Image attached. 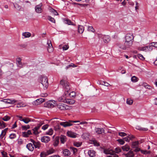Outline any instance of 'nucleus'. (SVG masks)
Returning a JSON list of instances; mask_svg holds the SVG:
<instances>
[{"instance_id": "nucleus-30", "label": "nucleus", "mask_w": 157, "mask_h": 157, "mask_svg": "<svg viewBox=\"0 0 157 157\" xmlns=\"http://www.w3.org/2000/svg\"><path fill=\"white\" fill-rule=\"evenodd\" d=\"M32 134L30 130H29L27 132H22V135L25 137H27L29 135Z\"/></svg>"}, {"instance_id": "nucleus-36", "label": "nucleus", "mask_w": 157, "mask_h": 157, "mask_svg": "<svg viewBox=\"0 0 157 157\" xmlns=\"http://www.w3.org/2000/svg\"><path fill=\"white\" fill-rule=\"evenodd\" d=\"M22 35L25 38L29 37L31 36V34L29 32H25L22 33Z\"/></svg>"}, {"instance_id": "nucleus-13", "label": "nucleus", "mask_w": 157, "mask_h": 157, "mask_svg": "<svg viewBox=\"0 0 157 157\" xmlns=\"http://www.w3.org/2000/svg\"><path fill=\"white\" fill-rule=\"evenodd\" d=\"M95 132L98 134H102L104 132L105 130L102 128H96L95 129Z\"/></svg>"}, {"instance_id": "nucleus-58", "label": "nucleus", "mask_w": 157, "mask_h": 157, "mask_svg": "<svg viewBox=\"0 0 157 157\" xmlns=\"http://www.w3.org/2000/svg\"><path fill=\"white\" fill-rule=\"evenodd\" d=\"M25 105L22 102L19 103L17 104V107H21L24 106Z\"/></svg>"}, {"instance_id": "nucleus-44", "label": "nucleus", "mask_w": 157, "mask_h": 157, "mask_svg": "<svg viewBox=\"0 0 157 157\" xmlns=\"http://www.w3.org/2000/svg\"><path fill=\"white\" fill-rule=\"evenodd\" d=\"M40 155V157H46L48 155L47 152L43 151L41 153Z\"/></svg>"}, {"instance_id": "nucleus-19", "label": "nucleus", "mask_w": 157, "mask_h": 157, "mask_svg": "<svg viewBox=\"0 0 157 157\" xmlns=\"http://www.w3.org/2000/svg\"><path fill=\"white\" fill-rule=\"evenodd\" d=\"M26 147L29 149V150L31 151H32L33 150L34 147L33 144L32 143H30L26 145Z\"/></svg>"}, {"instance_id": "nucleus-17", "label": "nucleus", "mask_w": 157, "mask_h": 157, "mask_svg": "<svg viewBox=\"0 0 157 157\" xmlns=\"http://www.w3.org/2000/svg\"><path fill=\"white\" fill-rule=\"evenodd\" d=\"M68 136L72 138H75L76 137V133L71 131H68L67 132Z\"/></svg>"}, {"instance_id": "nucleus-20", "label": "nucleus", "mask_w": 157, "mask_h": 157, "mask_svg": "<svg viewBox=\"0 0 157 157\" xmlns=\"http://www.w3.org/2000/svg\"><path fill=\"white\" fill-rule=\"evenodd\" d=\"M121 148L123 151H128L130 149V147L128 144H126L122 146Z\"/></svg>"}, {"instance_id": "nucleus-3", "label": "nucleus", "mask_w": 157, "mask_h": 157, "mask_svg": "<svg viewBox=\"0 0 157 157\" xmlns=\"http://www.w3.org/2000/svg\"><path fill=\"white\" fill-rule=\"evenodd\" d=\"M56 105V103L55 101L54 100H49L45 102L44 106V107L48 108H53Z\"/></svg>"}, {"instance_id": "nucleus-57", "label": "nucleus", "mask_w": 157, "mask_h": 157, "mask_svg": "<svg viewBox=\"0 0 157 157\" xmlns=\"http://www.w3.org/2000/svg\"><path fill=\"white\" fill-rule=\"evenodd\" d=\"M6 123L4 122L3 121H2L1 122V124H0V126L2 128H3L6 127L5 125Z\"/></svg>"}, {"instance_id": "nucleus-14", "label": "nucleus", "mask_w": 157, "mask_h": 157, "mask_svg": "<svg viewBox=\"0 0 157 157\" xmlns=\"http://www.w3.org/2000/svg\"><path fill=\"white\" fill-rule=\"evenodd\" d=\"M45 101L44 98H39L34 101L33 104L35 105H38Z\"/></svg>"}, {"instance_id": "nucleus-61", "label": "nucleus", "mask_w": 157, "mask_h": 157, "mask_svg": "<svg viewBox=\"0 0 157 157\" xmlns=\"http://www.w3.org/2000/svg\"><path fill=\"white\" fill-rule=\"evenodd\" d=\"M118 135L121 136H126L127 134L124 132H119L118 133Z\"/></svg>"}, {"instance_id": "nucleus-43", "label": "nucleus", "mask_w": 157, "mask_h": 157, "mask_svg": "<svg viewBox=\"0 0 157 157\" xmlns=\"http://www.w3.org/2000/svg\"><path fill=\"white\" fill-rule=\"evenodd\" d=\"M150 45L151 46L155 48H157V42H152L150 43Z\"/></svg>"}, {"instance_id": "nucleus-40", "label": "nucleus", "mask_w": 157, "mask_h": 157, "mask_svg": "<svg viewBox=\"0 0 157 157\" xmlns=\"http://www.w3.org/2000/svg\"><path fill=\"white\" fill-rule=\"evenodd\" d=\"M100 84L104 85L107 86H109L110 85V84L108 83L107 82L104 81H101Z\"/></svg>"}, {"instance_id": "nucleus-37", "label": "nucleus", "mask_w": 157, "mask_h": 157, "mask_svg": "<svg viewBox=\"0 0 157 157\" xmlns=\"http://www.w3.org/2000/svg\"><path fill=\"white\" fill-rule=\"evenodd\" d=\"M20 121H23L26 124H28L30 121V119L28 118H25L22 119H20Z\"/></svg>"}, {"instance_id": "nucleus-47", "label": "nucleus", "mask_w": 157, "mask_h": 157, "mask_svg": "<svg viewBox=\"0 0 157 157\" xmlns=\"http://www.w3.org/2000/svg\"><path fill=\"white\" fill-rule=\"evenodd\" d=\"M46 134L52 135L53 133V130L52 128H50L48 131L46 132Z\"/></svg>"}, {"instance_id": "nucleus-1", "label": "nucleus", "mask_w": 157, "mask_h": 157, "mask_svg": "<svg viewBox=\"0 0 157 157\" xmlns=\"http://www.w3.org/2000/svg\"><path fill=\"white\" fill-rule=\"evenodd\" d=\"M39 81L44 86V89H46L48 86V83L47 77L44 75H40Z\"/></svg>"}, {"instance_id": "nucleus-62", "label": "nucleus", "mask_w": 157, "mask_h": 157, "mask_svg": "<svg viewBox=\"0 0 157 157\" xmlns=\"http://www.w3.org/2000/svg\"><path fill=\"white\" fill-rule=\"evenodd\" d=\"M63 50H66L69 48V46L67 45H64L62 47Z\"/></svg>"}, {"instance_id": "nucleus-11", "label": "nucleus", "mask_w": 157, "mask_h": 157, "mask_svg": "<svg viewBox=\"0 0 157 157\" xmlns=\"http://www.w3.org/2000/svg\"><path fill=\"white\" fill-rule=\"evenodd\" d=\"M66 92H65L64 94L63 95L58 98V100L59 101L65 103V101H66L67 99L66 98L67 97V94Z\"/></svg>"}, {"instance_id": "nucleus-64", "label": "nucleus", "mask_w": 157, "mask_h": 157, "mask_svg": "<svg viewBox=\"0 0 157 157\" xmlns=\"http://www.w3.org/2000/svg\"><path fill=\"white\" fill-rule=\"evenodd\" d=\"M70 149H71L73 151V153L75 154V153H76L77 151V149L73 147H71Z\"/></svg>"}, {"instance_id": "nucleus-31", "label": "nucleus", "mask_w": 157, "mask_h": 157, "mask_svg": "<svg viewBox=\"0 0 157 157\" xmlns=\"http://www.w3.org/2000/svg\"><path fill=\"white\" fill-rule=\"evenodd\" d=\"M84 30V27L82 25H79L78 27V32L80 33H83Z\"/></svg>"}, {"instance_id": "nucleus-21", "label": "nucleus", "mask_w": 157, "mask_h": 157, "mask_svg": "<svg viewBox=\"0 0 157 157\" xmlns=\"http://www.w3.org/2000/svg\"><path fill=\"white\" fill-rule=\"evenodd\" d=\"M144 51L145 52H151L153 50L152 47L150 45V44L149 45L144 47Z\"/></svg>"}, {"instance_id": "nucleus-42", "label": "nucleus", "mask_w": 157, "mask_h": 157, "mask_svg": "<svg viewBox=\"0 0 157 157\" xmlns=\"http://www.w3.org/2000/svg\"><path fill=\"white\" fill-rule=\"evenodd\" d=\"M142 85L144 86L145 88L148 89H151V87L148 85L147 83H143L142 84Z\"/></svg>"}, {"instance_id": "nucleus-4", "label": "nucleus", "mask_w": 157, "mask_h": 157, "mask_svg": "<svg viewBox=\"0 0 157 157\" xmlns=\"http://www.w3.org/2000/svg\"><path fill=\"white\" fill-rule=\"evenodd\" d=\"M139 144V142L138 141L133 142L132 143L131 145V147L132 148L135 149L133 151L137 152L140 151V149L138 147Z\"/></svg>"}, {"instance_id": "nucleus-15", "label": "nucleus", "mask_w": 157, "mask_h": 157, "mask_svg": "<svg viewBox=\"0 0 157 157\" xmlns=\"http://www.w3.org/2000/svg\"><path fill=\"white\" fill-rule=\"evenodd\" d=\"M63 155L65 156H69L71 155V153L69 150L67 149H64L63 151Z\"/></svg>"}, {"instance_id": "nucleus-8", "label": "nucleus", "mask_w": 157, "mask_h": 157, "mask_svg": "<svg viewBox=\"0 0 157 157\" xmlns=\"http://www.w3.org/2000/svg\"><path fill=\"white\" fill-rule=\"evenodd\" d=\"M71 121L69 120L67 121L62 122L60 123V124L64 127H69L73 125Z\"/></svg>"}, {"instance_id": "nucleus-50", "label": "nucleus", "mask_w": 157, "mask_h": 157, "mask_svg": "<svg viewBox=\"0 0 157 157\" xmlns=\"http://www.w3.org/2000/svg\"><path fill=\"white\" fill-rule=\"evenodd\" d=\"M132 139L131 136H128V137H124L123 138V140L127 142H129L130 140Z\"/></svg>"}, {"instance_id": "nucleus-22", "label": "nucleus", "mask_w": 157, "mask_h": 157, "mask_svg": "<svg viewBox=\"0 0 157 157\" xmlns=\"http://www.w3.org/2000/svg\"><path fill=\"white\" fill-rule=\"evenodd\" d=\"M125 155L126 157H133L134 155V154L133 151L132 150H130L128 153L126 154Z\"/></svg>"}, {"instance_id": "nucleus-18", "label": "nucleus", "mask_w": 157, "mask_h": 157, "mask_svg": "<svg viewBox=\"0 0 157 157\" xmlns=\"http://www.w3.org/2000/svg\"><path fill=\"white\" fill-rule=\"evenodd\" d=\"M75 102V101L73 99L67 98L65 101V103L70 105H72L74 104Z\"/></svg>"}, {"instance_id": "nucleus-60", "label": "nucleus", "mask_w": 157, "mask_h": 157, "mask_svg": "<svg viewBox=\"0 0 157 157\" xmlns=\"http://www.w3.org/2000/svg\"><path fill=\"white\" fill-rule=\"evenodd\" d=\"M117 141L121 144L123 145L124 143V141L122 139H118L117 140Z\"/></svg>"}, {"instance_id": "nucleus-9", "label": "nucleus", "mask_w": 157, "mask_h": 157, "mask_svg": "<svg viewBox=\"0 0 157 157\" xmlns=\"http://www.w3.org/2000/svg\"><path fill=\"white\" fill-rule=\"evenodd\" d=\"M133 39V37L131 34H127L125 37V41L127 42H132V40Z\"/></svg>"}, {"instance_id": "nucleus-16", "label": "nucleus", "mask_w": 157, "mask_h": 157, "mask_svg": "<svg viewBox=\"0 0 157 157\" xmlns=\"http://www.w3.org/2000/svg\"><path fill=\"white\" fill-rule=\"evenodd\" d=\"M50 138L47 136H44L41 137V141L44 143H47L50 141Z\"/></svg>"}, {"instance_id": "nucleus-5", "label": "nucleus", "mask_w": 157, "mask_h": 157, "mask_svg": "<svg viewBox=\"0 0 157 157\" xmlns=\"http://www.w3.org/2000/svg\"><path fill=\"white\" fill-rule=\"evenodd\" d=\"M58 109L60 110H65L68 109V106L66 104L62 103H59L58 104L56 105Z\"/></svg>"}, {"instance_id": "nucleus-54", "label": "nucleus", "mask_w": 157, "mask_h": 157, "mask_svg": "<svg viewBox=\"0 0 157 157\" xmlns=\"http://www.w3.org/2000/svg\"><path fill=\"white\" fill-rule=\"evenodd\" d=\"M16 137V135L14 133L11 134L9 136V138L10 139H13L15 138Z\"/></svg>"}, {"instance_id": "nucleus-59", "label": "nucleus", "mask_w": 157, "mask_h": 157, "mask_svg": "<svg viewBox=\"0 0 157 157\" xmlns=\"http://www.w3.org/2000/svg\"><path fill=\"white\" fill-rule=\"evenodd\" d=\"M75 146L78 147L81 146V144L79 142H75L74 144Z\"/></svg>"}, {"instance_id": "nucleus-38", "label": "nucleus", "mask_w": 157, "mask_h": 157, "mask_svg": "<svg viewBox=\"0 0 157 157\" xmlns=\"http://www.w3.org/2000/svg\"><path fill=\"white\" fill-rule=\"evenodd\" d=\"M59 138L58 137H56L54 143V145L55 146H57L59 142Z\"/></svg>"}, {"instance_id": "nucleus-39", "label": "nucleus", "mask_w": 157, "mask_h": 157, "mask_svg": "<svg viewBox=\"0 0 157 157\" xmlns=\"http://www.w3.org/2000/svg\"><path fill=\"white\" fill-rule=\"evenodd\" d=\"M48 19L49 21H50L51 22H52L53 23H56L55 20L54 19V18L52 17L51 16H48Z\"/></svg>"}, {"instance_id": "nucleus-52", "label": "nucleus", "mask_w": 157, "mask_h": 157, "mask_svg": "<svg viewBox=\"0 0 157 157\" xmlns=\"http://www.w3.org/2000/svg\"><path fill=\"white\" fill-rule=\"evenodd\" d=\"M133 101L130 99L128 98L126 102L127 104L131 105H132L133 103Z\"/></svg>"}, {"instance_id": "nucleus-49", "label": "nucleus", "mask_w": 157, "mask_h": 157, "mask_svg": "<svg viewBox=\"0 0 157 157\" xmlns=\"http://www.w3.org/2000/svg\"><path fill=\"white\" fill-rule=\"evenodd\" d=\"M21 128L23 130H26L28 129L29 128L30 126L29 125H27L26 126L22 125L21 126Z\"/></svg>"}, {"instance_id": "nucleus-35", "label": "nucleus", "mask_w": 157, "mask_h": 157, "mask_svg": "<svg viewBox=\"0 0 157 157\" xmlns=\"http://www.w3.org/2000/svg\"><path fill=\"white\" fill-rule=\"evenodd\" d=\"M68 92H69V91H68ZM66 94H67V97L69 95L71 97H74L75 95V92L74 91L71 92L70 93H69V92H66Z\"/></svg>"}, {"instance_id": "nucleus-53", "label": "nucleus", "mask_w": 157, "mask_h": 157, "mask_svg": "<svg viewBox=\"0 0 157 157\" xmlns=\"http://www.w3.org/2000/svg\"><path fill=\"white\" fill-rule=\"evenodd\" d=\"M10 117L6 116H4L2 118V119L5 121H7L9 120L10 119Z\"/></svg>"}, {"instance_id": "nucleus-6", "label": "nucleus", "mask_w": 157, "mask_h": 157, "mask_svg": "<svg viewBox=\"0 0 157 157\" xmlns=\"http://www.w3.org/2000/svg\"><path fill=\"white\" fill-rule=\"evenodd\" d=\"M104 152L106 154H110L111 155L108 156L107 157H118V155L115 153V152L112 150H104Z\"/></svg>"}, {"instance_id": "nucleus-56", "label": "nucleus", "mask_w": 157, "mask_h": 157, "mask_svg": "<svg viewBox=\"0 0 157 157\" xmlns=\"http://www.w3.org/2000/svg\"><path fill=\"white\" fill-rule=\"evenodd\" d=\"M88 30L89 31H90L93 32H94V30L93 27L91 26H88Z\"/></svg>"}, {"instance_id": "nucleus-28", "label": "nucleus", "mask_w": 157, "mask_h": 157, "mask_svg": "<svg viewBox=\"0 0 157 157\" xmlns=\"http://www.w3.org/2000/svg\"><path fill=\"white\" fill-rule=\"evenodd\" d=\"M88 154L90 157H93L95 155V152L94 150H90L88 151Z\"/></svg>"}, {"instance_id": "nucleus-23", "label": "nucleus", "mask_w": 157, "mask_h": 157, "mask_svg": "<svg viewBox=\"0 0 157 157\" xmlns=\"http://www.w3.org/2000/svg\"><path fill=\"white\" fill-rule=\"evenodd\" d=\"M124 44V46L125 47L126 49H127L132 46V42H127L125 41Z\"/></svg>"}, {"instance_id": "nucleus-29", "label": "nucleus", "mask_w": 157, "mask_h": 157, "mask_svg": "<svg viewBox=\"0 0 157 157\" xmlns=\"http://www.w3.org/2000/svg\"><path fill=\"white\" fill-rule=\"evenodd\" d=\"M17 64L18 67H22V64L21 62V59L20 58H18L17 59Z\"/></svg>"}, {"instance_id": "nucleus-27", "label": "nucleus", "mask_w": 157, "mask_h": 157, "mask_svg": "<svg viewBox=\"0 0 157 157\" xmlns=\"http://www.w3.org/2000/svg\"><path fill=\"white\" fill-rule=\"evenodd\" d=\"M60 139L61 143L62 144H64L67 140L66 136L63 135H61L60 136Z\"/></svg>"}, {"instance_id": "nucleus-32", "label": "nucleus", "mask_w": 157, "mask_h": 157, "mask_svg": "<svg viewBox=\"0 0 157 157\" xmlns=\"http://www.w3.org/2000/svg\"><path fill=\"white\" fill-rule=\"evenodd\" d=\"M136 128L137 130L142 131H146L148 130L147 128H142L140 126L138 125L136 126Z\"/></svg>"}, {"instance_id": "nucleus-33", "label": "nucleus", "mask_w": 157, "mask_h": 157, "mask_svg": "<svg viewBox=\"0 0 157 157\" xmlns=\"http://www.w3.org/2000/svg\"><path fill=\"white\" fill-rule=\"evenodd\" d=\"M117 45L119 48L123 50H126L125 47L124 46V43L123 44H122L120 43H117Z\"/></svg>"}, {"instance_id": "nucleus-63", "label": "nucleus", "mask_w": 157, "mask_h": 157, "mask_svg": "<svg viewBox=\"0 0 157 157\" xmlns=\"http://www.w3.org/2000/svg\"><path fill=\"white\" fill-rule=\"evenodd\" d=\"M138 58L142 60H144L145 59L143 55L141 54H138Z\"/></svg>"}, {"instance_id": "nucleus-45", "label": "nucleus", "mask_w": 157, "mask_h": 157, "mask_svg": "<svg viewBox=\"0 0 157 157\" xmlns=\"http://www.w3.org/2000/svg\"><path fill=\"white\" fill-rule=\"evenodd\" d=\"M54 152V150L52 148H51L47 151V153L48 154V155L52 154Z\"/></svg>"}, {"instance_id": "nucleus-41", "label": "nucleus", "mask_w": 157, "mask_h": 157, "mask_svg": "<svg viewBox=\"0 0 157 157\" xmlns=\"http://www.w3.org/2000/svg\"><path fill=\"white\" fill-rule=\"evenodd\" d=\"M14 7L18 10H21V7L18 4L15 3L14 4Z\"/></svg>"}, {"instance_id": "nucleus-10", "label": "nucleus", "mask_w": 157, "mask_h": 157, "mask_svg": "<svg viewBox=\"0 0 157 157\" xmlns=\"http://www.w3.org/2000/svg\"><path fill=\"white\" fill-rule=\"evenodd\" d=\"M42 4V3H40L38 5L36 6L35 7V10L36 12L37 13H40L42 12V9L41 8Z\"/></svg>"}, {"instance_id": "nucleus-55", "label": "nucleus", "mask_w": 157, "mask_h": 157, "mask_svg": "<svg viewBox=\"0 0 157 157\" xmlns=\"http://www.w3.org/2000/svg\"><path fill=\"white\" fill-rule=\"evenodd\" d=\"M115 151L116 153H118L121 151V149L119 147H117L115 149Z\"/></svg>"}, {"instance_id": "nucleus-2", "label": "nucleus", "mask_w": 157, "mask_h": 157, "mask_svg": "<svg viewBox=\"0 0 157 157\" xmlns=\"http://www.w3.org/2000/svg\"><path fill=\"white\" fill-rule=\"evenodd\" d=\"M60 84L64 87L65 92L68 93L70 89L69 83L65 79H62L60 82Z\"/></svg>"}, {"instance_id": "nucleus-26", "label": "nucleus", "mask_w": 157, "mask_h": 157, "mask_svg": "<svg viewBox=\"0 0 157 157\" xmlns=\"http://www.w3.org/2000/svg\"><path fill=\"white\" fill-rule=\"evenodd\" d=\"M17 100H15L13 99H6V103L9 104H13L14 103L17 102Z\"/></svg>"}, {"instance_id": "nucleus-25", "label": "nucleus", "mask_w": 157, "mask_h": 157, "mask_svg": "<svg viewBox=\"0 0 157 157\" xmlns=\"http://www.w3.org/2000/svg\"><path fill=\"white\" fill-rule=\"evenodd\" d=\"M40 128V127L38 126H37L36 127H35L33 129V132L34 134L37 135L39 134V133H40V132H38V130Z\"/></svg>"}, {"instance_id": "nucleus-48", "label": "nucleus", "mask_w": 157, "mask_h": 157, "mask_svg": "<svg viewBox=\"0 0 157 157\" xmlns=\"http://www.w3.org/2000/svg\"><path fill=\"white\" fill-rule=\"evenodd\" d=\"M131 80L132 82H136L138 81V78L135 76H133L131 78Z\"/></svg>"}, {"instance_id": "nucleus-24", "label": "nucleus", "mask_w": 157, "mask_h": 157, "mask_svg": "<svg viewBox=\"0 0 157 157\" xmlns=\"http://www.w3.org/2000/svg\"><path fill=\"white\" fill-rule=\"evenodd\" d=\"M40 128V127L38 126H37L36 127H35L33 129V132L34 134L37 135L39 134V133H40V132H38V130Z\"/></svg>"}, {"instance_id": "nucleus-34", "label": "nucleus", "mask_w": 157, "mask_h": 157, "mask_svg": "<svg viewBox=\"0 0 157 157\" xmlns=\"http://www.w3.org/2000/svg\"><path fill=\"white\" fill-rule=\"evenodd\" d=\"M64 22L69 25H74V24L72 23L71 21L68 19H65L64 20Z\"/></svg>"}, {"instance_id": "nucleus-7", "label": "nucleus", "mask_w": 157, "mask_h": 157, "mask_svg": "<svg viewBox=\"0 0 157 157\" xmlns=\"http://www.w3.org/2000/svg\"><path fill=\"white\" fill-rule=\"evenodd\" d=\"M99 38H101L103 39V40L105 43H108L110 40V38L109 36L107 35L103 36L101 34H98Z\"/></svg>"}, {"instance_id": "nucleus-51", "label": "nucleus", "mask_w": 157, "mask_h": 157, "mask_svg": "<svg viewBox=\"0 0 157 157\" xmlns=\"http://www.w3.org/2000/svg\"><path fill=\"white\" fill-rule=\"evenodd\" d=\"M51 13H52L54 15H58V13L54 9H52L51 10Z\"/></svg>"}, {"instance_id": "nucleus-12", "label": "nucleus", "mask_w": 157, "mask_h": 157, "mask_svg": "<svg viewBox=\"0 0 157 157\" xmlns=\"http://www.w3.org/2000/svg\"><path fill=\"white\" fill-rule=\"evenodd\" d=\"M47 44H48L47 49L48 52H52L53 51V48L51 40H48Z\"/></svg>"}, {"instance_id": "nucleus-46", "label": "nucleus", "mask_w": 157, "mask_h": 157, "mask_svg": "<svg viewBox=\"0 0 157 157\" xmlns=\"http://www.w3.org/2000/svg\"><path fill=\"white\" fill-rule=\"evenodd\" d=\"M32 142L33 143V146H34L35 148H39L40 146L37 143H36L33 140Z\"/></svg>"}]
</instances>
